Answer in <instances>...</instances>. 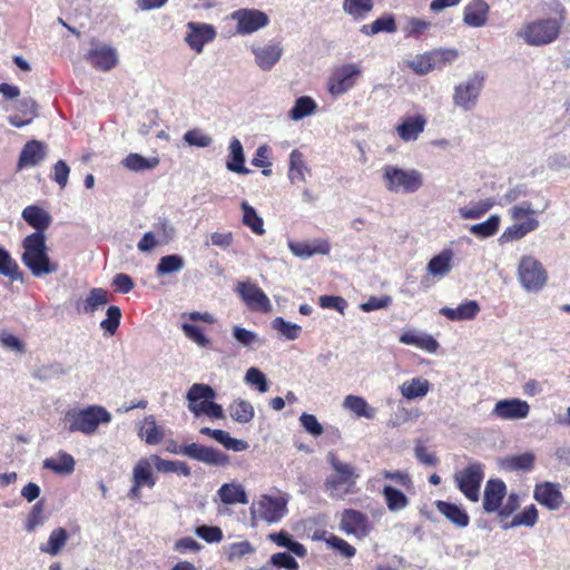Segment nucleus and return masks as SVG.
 <instances>
[{
  "mask_svg": "<svg viewBox=\"0 0 570 570\" xmlns=\"http://www.w3.org/2000/svg\"><path fill=\"white\" fill-rule=\"evenodd\" d=\"M430 382L423 377H413L403 382L399 390L406 400L424 397L430 391Z\"/></svg>",
  "mask_w": 570,
  "mask_h": 570,
  "instance_id": "obj_38",
  "label": "nucleus"
},
{
  "mask_svg": "<svg viewBox=\"0 0 570 570\" xmlns=\"http://www.w3.org/2000/svg\"><path fill=\"white\" fill-rule=\"evenodd\" d=\"M489 4L484 0H472L469 2L463 12V21L465 24L480 28L488 21Z\"/></svg>",
  "mask_w": 570,
  "mask_h": 570,
  "instance_id": "obj_28",
  "label": "nucleus"
},
{
  "mask_svg": "<svg viewBox=\"0 0 570 570\" xmlns=\"http://www.w3.org/2000/svg\"><path fill=\"white\" fill-rule=\"evenodd\" d=\"M433 61L431 51H428L415 56L411 61H409V67L417 75H428L436 69Z\"/></svg>",
  "mask_w": 570,
  "mask_h": 570,
  "instance_id": "obj_59",
  "label": "nucleus"
},
{
  "mask_svg": "<svg viewBox=\"0 0 570 570\" xmlns=\"http://www.w3.org/2000/svg\"><path fill=\"white\" fill-rule=\"evenodd\" d=\"M121 311L118 306H109L106 312V318L100 322V327L108 334L114 335L120 324Z\"/></svg>",
  "mask_w": 570,
  "mask_h": 570,
  "instance_id": "obj_62",
  "label": "nucleus"
},
{
  "mask_svg": "<svg viewBox=\"0 0 570 570\" xmlns=\"http://www.w3.org/2000/svg\"><path fill=\"white\" fill-rule=\"evenodd\" d=\"M67 373L68 370L61 363L53 362L37 367L33 371L32 376L39 381H50L61 375H66Z\"/></svg>",
  "mask_w": 570,
  "mask_h": 570,
  "instance_id": "obj_55",
  "label": "nucleus"
},
{
  "mask_svg": "<svg viewBox=\"0 0 570 570\" xmlns=\"http://www.w3.org/2000/svg\"><path fill=\"white\" fill-rule=\"evenodd\" d=\"M340 528L346 534H353L358 539L367 537L372 530L366 514L354 509L344 510Z\"/></svg>",
  "mask_w": 570,
  "mask_h": 570,
  "instance_id": "obj_19",
  "label": "nucleus"
},
{
  "mask_svg": "<svg viewBox=\"0 0 570 570\" xmlns=\"http://www.w3.org/2000/svg\"><path fill=\"white\" fill-rule=\"evenodd\" d=\"M47 156V146L45 142L32 139L21 149L18 167H33L40 164Z\"/></svg>",
  "mask_w": 570,
  "mask_h": 570,
  "instance_id": "obj_24",
  "label": "nucleus"
},
{
  "mask_svg": "<svg viewBox=\"0 0 570 570\" xmlns=\"http://www.w3.org/2000/svg\"><path fill=\"white\" fill-rule=\"evenodd\" d=\"M438 511L444 515L451 523L458 528H465L469 524L470 518L464 509L460 505L442 500L435 501Z\"/></svg>",
  "mask_w": 570,
  "mask_h": 570,
  "instance_id": "obj_31",
  "label": "nucleus"
},
{
  "mask_svg": "<svg viewBox=\"0 0 570 570\" xmlns=\"http://www.w3.org/2000/svg\"><path fill=\"white\" fill-rule=\"evenodd\" d=\"M288 498L286 495L272 497L263 494L250 507L253 520H263L268 524L279 522L287 513Z\"/></svg>",
  "mask_w": 570,
  "mask_h": 570,
  "instance_id": "obj_9",
  "label": "nucleus"
},
{
  "mask_svg": "<svg viewBox=\"0 0 570 570\" xmlns=\"http://www.w3.org/2000/svg\"><path fill=\"white\" fill-rule=\"evenodd\" d=\"M382 183L393 194H414L424 184L423 174L414 168H401L396 165L382 167Z\"/></svg>",
  "mask_w": 570,
  "mask_h": 570,
  "instance_id": "obj_3",
  "label": "nucleus"
},
{
  "mask_svg": "<svg viewBox=\"0 0 570 570\" xmlns=\"http://www.w3.org/2000/svg\"><path fill=\"white\" fill-rule=\"evenodd\" d=\"M21 216L29 226L35 228L33 233H45L52 222L50 214L37 205L27 206Z\"/></svg>",
  "mask_w": 570,
  "mask_h": 570,
  "instance_id": "obj_29",
  "label": "nucleus"
},
{
  "mask_svg": "<svg viewBox=\"0 0 570 570\" xmlns=\"http://www.w3.org/2000/svg\"><path fill=\"white\" fill-rule=\"evenodd\" d=\"M250 51L256 66L263 71L272 70L283 56V46L276 41H268L263 45H252Z\"/></svg>",
  "mask_w": 570,
  "mask_h": 570,
  "instance_id": "obj_17",
  "label": "nucleus"
},
{
  "mask_svg": "<svg viewBox=\"0 0 570 570\" xmlns=\"http://www.w3.org/2000/svg\"><path fill=\"white\" fill-rule=\"evenodd\" d=\"M228 412L230 417L239 424L249 423L255 416L252 403L243 399L233 401L228 406Z\"/></svg>",
  "mask_w": 570,
  "mask_h": 570,
  "instance_id": "obj_41",
  "label": "nucleus"
},
{
  "mask_svg": "<svg viewBox=\"0 0 570 570\" xmlns=\"http://www.w3.org/2000/svg\"><path fill=\"white\" fill-rule=\"evenodd\" d=\"M186 27L185 42L197 53H202L205 45L214 41L217 35L215 27L209 23L189 21Z\"/></svg>",
  "mask_w": 570,
  "mask_h": 570,
  "instance_id": "obj_18",
  "label": "nucleus"
},
{
  "mask_svg": "<svg viewBox=\"0 0 570 570\" xmlns=\"http://www.w3.org/2000/svg\"><path fill=\"white\" fill-rule=\"evenodd\" d=\"M344 409L354 413L357 417L373 420L376 415V409L371 406L367 401L360 395L350 394L343 400Z\"/></svg>",
  "mask_w": 570,
  "mask_h": 570,
  "instance_id": "obj_36",
  "label": "nucleus"
},
{
  "mask_svg": "<svg viewBox=\"0 0 570 570\" xmlns=\"http://www.w3.org/2000/svg\"><path fill=\"white\" fill-rule=\"evenodd\" d=\"M236 292L250 311L269 313L273 308L268 296L252 282H239Z\"/></svg>",
  "mask_w": 570,
  "mask_h": 570,
  "instance_id": "obj_14",
  "label": "nucleus"
},
{
  "mask_svg": "<svg viewBox=\"0 0 570 570\" xmlns=\"http://www.w3.org/2000/svg\"><path fill=\"white\" fill-rule=\"evenodd\" d=\"M518 279L527 292H539L548 281V273L543 265L532 255H524L520 258Z\"/></svg>",
  "mask_w": 570,
  "mask_h": 570,
  "instance_id": "obj_8",
  "label": "nucleus"
},
{
  "mask_svg": "<svg viewBox=\"0 0 570 570\" xmlns=\"http://www.w3.org/2000/svg\"><path fill=\"white\" fill-rule=\"evenodd\" d=\"M535 456L532 452H525L518 455L505 458L502 466L508 471H531L534 465Z\"/></svg>",
  "mask_w": 570,
  "mask_h": 570,
  "instance_id": "obj_49",
  "label": "nucleus"
},
{
  "mask_svg": "<svg viewBox=\"0 0 570 570\" xmlns=\"http://www.w3.org/2000/svg\"><path fill=\"white\" fill-rule=\"evenodd\" d=\"M68 538V532L63 528H57L50 533L47 543L40 546V551L57 556L65 547Z\"/></svg>",
  "mask_w": 570,
  "mask_h": 570,
  "instance_id": "obj_51",
  "label": "nucleus"
},
{
  "mask_svg": "<svg viewBox=\"0 0 570 570\" xmlns=\"http://www.w3.org/2000/svg\"><path fill=\"white\" fill-rule=\"evenodd\" d=\"M212 439L222 444L226 450H232L234 452H243L248 449V443L246 441L235 439L224 430L216 429Z\"/></svg>",
  "mask_w": 570,
  "mask_h": 570,
  "instance_id": "obj_57",
  "label": "nucleus"
},
{
  "mask_svg": "<svg viewBox=\"0 0 570 570\" xmlns=\"http://www.w3.org/2000/svg\"><path fill=\"white\" fill-rule=\"evenodd\" d=\"M426 119L423 115L405 117L402 122L396 126V132L403 141H415L424 131Z\"/></svg>",
  "mask_w": 570,
  "mask_h": 570,
  "instance_id": "obj_25",
  "label": "nucleus"
},
{
  "mask_svg": "<svg viewBox=\"0 0 570 570\" xmlns=\"http://www.w3.org/2000/svg\"><path fill=\"white\" fill-rule=\"evenodd\" d=\"M288 247L295 256L304 259L309 258L315 254L326 255L331 250V246L326 240H321L315 244L289 242Z\"/></svg>",
  "mask_w": 570,
  "mask_h": 570,
  "instance_id": "obj_35",
  "label": "nucleus"
},
{
  "mask_svg": "<svg viewBox=\"0 0 570 570\" xmlns=\"http://www.w3.org/2000/svg\"><path fill=\"white\" fill-rule=\"evenodd\" d=\"M21 262L33 277L39 278L58 272L59 264L49 256L45 233L27 235L21 242Z\"/></svg>",
  "mask_w": 570,
  "mask_h": 570,
  "instance_id": "obj_1",
  "label": "nucleus"
},
{
  "mask_svg": "<svg viewBox=\"0 0 570 570\" xmlns=\"http://www.w3.org/2000/svg\"><path fill=\"white\" fill-rule=\"evenodd\" d=\"M373 0H344L343 11L351 16L355 21L365 19L373 10Z\"/></svg>",
  "mask_w": 570,
  "mask_h": 570,
  "instance_id": "obj_44",
  "label": "nucleus"
},
{
  "mask_svg": "<svg viewBox=\"0 0 570 570\" xmlns=\"http://www.w3.org/2000/svg\"><path fill=\"white\" fill-rule=\"evenodd\" d=\"M245 381L246 383L254 385L261 393H265L268 390V382L265 374L256 367L247 370Z\"/></svg>",
  "mask_w": 570,
  "mask_h": 570,
  "instance_id": "obj_64",
  "label": "nucleus"
},
{
  "mask_svg": "<svg viewBox=\"0 0 570 570\" xmlns=\"http://www.w3.org/2000/svg\"><path fill=\"white\" fill-rule=\"evenodd\" d=\"M530 405L520 399H504L495 403L492 415L502 420H522L528 417Z\"/></svg>",
  "mask_w": 570,
  "mask_h": 570,
  "instance_id": "obj_20",
  "label": "nucleus"
},
{
  "mask_svg": "<svg viewBox=\"0 0 570 570\" xmlns=\"http://www.w3.org/2000/svg\"><path fill=\"white\" fill-rule=\"evenodd\" d=\"M240 208L243 210V224L250 228V230L256 235L265 234L264 220L257 214L256 209L245 200L242 202Z\"/></svg>",
  "mask_w": 570,
  "mask_h": 570,
  "instance_id": "obj_50",
  "label": "nucleus"
},
{
  "mask_svg": "<svg viewBox=\"0 0 570 570\" xmlns=\"http://www.w3.org/2000/svg\"><path fill=\"white\" fill-rule=\"evenodd\" d=\"M533 498L538 503L552 511L558 510L563 504L560 487L552 482L538 483L534 487Z\"/></svg>",
  "mask_w": 570,
  "mask_h": 570,
  "instance_id": "obj_21",
  "label": "nucleus"
},
{
  "mask_svg": "<svg viewBox=\"0 0 570 570\" xmlns=\"http://www.w3.org/2000/svg\"><path fill=\"white\" fill-rule=\"evenodd\" d=\"M272 327L291 341L296 340L302 332V327L298 324L291 323L281 316L272 321Z\"/></svg>",
  "mask_w": 570,
  "mask_h": 570,
  "instance_id": "obj_60",
  "label": "nucleus"
},
{
  "mask_svg": "<svg viewBox=\"0 0 570 570\" xmlns=\"http://www.w3.org/2000/svg\"><path fill=\"white\" fill-rule=\"evenodd\" d=\"M75 459L71 454L60 451L56 456L43 461V468L61 475L71 474L75 470Z\"/></svg>",
  "mask_w": 570,
  "mask_h": 570,
  "instance_id": "obj_37",
  "label": "nucleus"
},
{
  "mask_svg": "<svg viewBox=\"0 0 570 570\" xmlns=\"http://www.w3.org/2000/svg\"><path fill=\"white\" fill-rule=\"evenodd\" d=\"M138 436L149 445H157L163 441L165 434L163 428L157 424L155 416L148 415L139 424Z\"/></svg>",
  "mask_w": 570,
  "mask_h": 570,
  "instance_id": "obj_34",
  "label": "nucleus"
},
{
  "mask_svg": "<svg viewBox=\"0 0 570 570\" xmlns=\"http://www.w3.org/2000/svg\"><path fill=\"white\" fill-rule=\"evenodd\" d=\"M0 275H3L11 281H19L21 283L24 281L23 273L20 271L18 263L3 247H0Z\"/></svg>",
  "mask_w": 570,
  "mask_h": 570,
  "instance_id": "obj_43",
  "label": "nucleus"
},
{
  "mask_svg": "<svg viewBox=\"0 0 570 570\" xmlns=\"http://www.w3.org/2000/svg\"><path fill=\"white\" fill-rule=\"evenodd\" d=\"M386 507L392 512H399L404 510L410 501L407 497L400 490L392 485H385L382 490Z\"/></svg>",
  "mask_w": 570,
  "mask_h": 570,
  "instance_id": "obj_45",
  "label": "nucleus"
},
{
  "mask_svg": "<svg viewBox=\"0 0 570 570\" xmlns=\"http://www.w3.org/2000/svg\"><path fill=\"white\" fill-rule=\"evenodd\" d=\"M399 341L402 344L415 346L428 353H435L440 347L439 342L432 335L414 328L404 330Z\"/></svg>",
  "mask_w": 570,
  "mask_h": 570,
  "instance_id": "obj_22",
  "label": "nucleus"
},
{
  "mask_svg": "<svg viewBox=\"0 0 570 570\" xmlns=\"http://www.w3.org/2000/svg\"><path fill=\"white\" fill-rule=\"evenodd\" d=\"M538 521V510L531 504L525 508L520 514H517L510 523H504L502 528L504 530L515 528L519 525L533 527Z\"/></svg>",
  "mask_w": 570,
  "mask_h": 570,
  "instance_id": "obj_58",
  "label": "nucleus"
},
{
  "mask_svg": "<svg viewBox=\"0 0 570 570\" xmlns=\"http://www.w3.org/2000/svg\"><path fill=\"white\" fill-rule=\"evenodd\" d=\"M484 479V465L478 461L471 462L468 466L454 474L458 489L471 502L480 499V488Z\"/></svg>",
  "mask_w": 570,
  "mask_h": 570,
  "instance_id": "obj_10",
  "label": "nucleus"
},
{
  "mask_svg": "<svg viewBox=\"0 0 570 570\" xmlns=\"http://www.w3.org/2000/svg\"><path fill=\"white\" fill-rule=\"evenodd\" d=\"M229 18L236 22V32L242 36L254 33L269 23L268 16L258 9H238Z\"/></svg>",
  "mask_w": 570,
  "mask_h": 570,
  "instance_id": "obj_13",
  "label": "nucleus"
},
{
  "mask_svg": "<svg viewBox=\"0 0 570 570\" xmlns=\"http://www.w3.org/2000/svg\"><path fill=\"white\" fill-rule=\"evenodd\" d=\"M561 30V21L554 18L538 19L525 23L517 33L529 46H544L553 42Z\"/></svg>",
  "mask_w": 570,
  "mask_h": 570,
  "instance_id": "obj_6",
  "label": "nucleus"
},
{
  "mask_svg": "<svg viewBox=\"0 0 570 570\" xmlns=\"http://www.w3.org/2000/svg\"><path fill=\"white\" fill-rule=\"evenodd\" d=\"M495 205L497 202L493 198H485L476 203L471 202L468 206L460 207L458 213L463 219H479Z\"/></svg>",
  "mask_w": 570,
  "mask_h": 570,
  "instance_id": "obj_42",
  "label": "nucleus"
},
{
  "mask_svg": "<svg viewBox=\"0 0 570 570\" xmlns=\"http://www.w3.org/2000/svg\"><path fill=\"white\" fill-rule=\"evenodd\" d=\"M111 414L100 405H89L85 409H71L66 412L63 422L69 433L80 432L94 434L100 424H108Z\"/></svg>",
  "mask_w": 570,
  "mask_h": 570,
  "instance_id": "obj_2",
  "label": "nucleus"
},
{
  "mask_svg": "<svg viewBox=\"0 0 570 570\" xmlns=\"http://www.w3.org/2000/svg\"><path fill=\"white\" fill-rule=\"evenodd\" d=\"M431 53L436 69H442L446 65H451L459 57V52L456 49L440 48L432 50Z\"/></svg>",
  "mask_w": 570,
  "mask_h": 570,
  "instance_id": "obj_63",
  "label": "nucleus"
},
{
  "mask_svg": "<svg viewBox=\"0 0 570 570\" xmlns=\"http://www.w3.org/2000/svg\"><path fill=\"white\" fill-rule=\"evenodd\" d=\"M217 493L220 501L225 504L248 503V497L244 487L237 483H225Z\"/></svg>",
  "mask_w": 570,
  "mask_h": 570,
  "instance_id": "obj_39",
  "label": "nucleus"
},
{
  "mask_svg": "<svg viewBox=\"0 0 570 570\" xmlns=\"http://www.w3.org/2000/svg\"><path fill=\"white\" fill-rule=\"evenodd\" d=\"M453 257L454 253L452 249H443L430 259L426 266L428 273L433 277H444L452 269Z\"/></svg>",
  "mask_w": 570,
  "mask_h": 570,
  "instance_id": "obj_33",
  "label": "nucleus"
},
{
  "mask_svg": "<svg viewBox=\"0 0 570 570\" xmlns=\"http://www.w3.org/2000/svg\"><path fill=\"white\" fill-rule=\"evenodd\" d=\"M500 223L501 217L498 214H494L482 223L471 225L469 227V232L478 238H489L498 233Z\"/></svg>",
  "mask_w": 570,
  "mask_h": 570,
  "instance_id": "obj_46",
  "label": "nucleus"
},
{
  "mask_svg": "<svg viewBox=\"0 0 570 570\" xmlns=\"http://www.w3.org/2000/svg\"><path fill=\"white\" fill-rule=\"evenodd\" d=\"M185 267L184 258L178 254L163 256L157 266L156 274L158 276L178 273Z\"/></svg>",
  "mask_w": 570,
  "mask_h": 570,
  "instance_id": "obj_53",
  "label": "nucleus"
},
{
  "mask_svg": "<svg viewBox=\"0 0 570 570\" xmlns=\"http://www.w3.org/2000/svg\"><path fill=\"white\" fill-rule=\"evenodd\" d=\"M226 168L236 174H248L249 169L245 167V155L240 140L234 137L228 146V159Z\"/></svg>",
  "mask_w": 570,
  "mask_h": 570,
  "instance_id": "obj_32",
  "label": "nucleus"
},
{
  "mask_svg": "<svg viewBox=\"0 0 570 570\" xmlns=\"http://www.w3.org/2000/svg\"><path fill=\"white\" fill-rule=\"evenodd\" d=\"M395 31L396 23L392 14L382 16L374 20L371 24H363L361 27V32L366 36H374L380 32L393 33Z\"/></svg>",
  "mask_w": 570,
  "mask_h": 570,
  "instance_id": "obj_48",
  "label": "nucleus"
},
{
  "mask_svg": "<svg viewBox=\"0 0 570 570\" xmlns=\"http://www.w3.org/2000/svg\"><path fill=\"white\" fill-rule=\"evenodd\" d=\"M255 551L256 548L249 541L234 542L226 548V558L229 562H238Z\"/></svg>",
  "mask_w": 570,
  "mask_h": 570,
  "instance_id": "obj_56",
  "label": "nucleus"
},
{
  "mask_svg": "<svg viewBox=\"0 0 570 570\" xmlns=\"http://www.w3.org/2000/svg\"><path fill=\"white\" fill-rule=\"evenodd\" d=\"M507 494L505 483L499 479H490L484 489L483 509L488 513L500 509L502 500Z\"/></svg>",
  "mask_w": 570,
  "mask_h": 570,
  "instance_id": "obj_23",
  "label": "nucleus"
},
{
  "mask_svg": "<svg viewBox=\"0 0 570 570\" xmlns=\"http://www.w3.org/2000/svg\"><path fill=\"white\" fill-rule=\"evenodd\" d=\"M317 108L316 102L308 96L297 98L288 115L292 120H301L315 112Z\"/></svg>",
  "mask_w": 570,
  "mask_h": 570,
  "instance_id": "obj_52",
  "label": "nucleus"
},
{
  "mask_svg": "<svg viewBox=\"0 0 570 570\" xmlns=\"http://www.w3.org/2000/svg\"><path fill=\"white\" fill-rule=\"evenodd\" d=\"M43 510V501H38L37 503L33 504L24 525L28 532H33L38 527L45 524L47 517L45 515Z\"/></svg>",
  "mask_w": 570,
  "mask_h": 570,
  "instance_id": "obj_61",
  "label": "nucleus"
},
{
  "mask_svg": "<svg viewBox=\"0 0 570 570\" xmlns=\"http://www.w3.org/2000/svg\"><path fill=\"white\" fill-rule=\"evenodd\" d=\"M216 399L215 390L204 383H194L186 394L188 410L196 416L206 415L210 419L222 420L225 417L220 404L214 402Z\"/></svg>",
  "mask_w": 570,
  "mask_h": 570,
  "instance_id": "obj_4",
  "label": "nucleus"
},
{
  "mask_svg": "<svg viewBox=\"0 0 570 570\" xmlns=\"http://www.w3.org/2000/svg\"><path fill=\"white\" fill-rule=\"evenodd\" d=\"M86 60L98 70L109 71L117 66L118 53L114 47L94 40Z\"/></svg>",
  "mask_w": 570,
  "mask_h": 570,
  "instance_id": "obj_16",
  "label": "nucleus"
},
{
  "mask_svg": "<svg viewBox=\"0 0 570 570\" xmlns=\"http://www.w3.org/2000/svg\"><path fill=\"white\" fill-rule=\"evenodd\" d=\"M484 81L485 75L482 71H476L466 80L458 83L453 90V105L464 111L474 109L484 87Z\"/></svg>",
  "mask_w": 570,
  "mask_h": 570,
  "instance_id": "obj_7",
  "label": "nucleus"
},
{
  "mask_svg": "<svg viewBox=\"0 0 570 570\" xmlns=\"http://www.w3.org/2000/svg\"><path fill=\"white\" fill-rule=\"evenodd\" d=\"M360 75L361 68L355 63H346L335 68L327 79V91L333 97L346 94L355 86Z\"/></svg>",
  "mask_w": 570,
  "mask_h": 570,
  "instance_id": "obj_11",
  "label": "nucleus"
},
{
  "mask_svg": "<svg viewBox=\"0 0 570 570\" xmlns=\"http://www.w3.org/2000/svg\"><path fill=\"white\" fill-rule=\"evenodd\" d=\"M539 227V220L535 217H528L521 223H515L508 226L499 237L501 245L520 240L529 233L534 232Z\"/></svg>",
  "mask_w": 570,
  "mask_h": 570,
  "instance_id": "obj_26",
  "label": "nucleus"
},
{
  "mask_svg": "<svg viewBox=\"0 0 570 570\" xmlns=\"http://www.w3.org/2000/svg\"><path fill=\"white\" fill-rule=\"evenodd\" d=\"M108 292L101 287H95L90 289L85 299L77 302L76 308L80 313L94 314L108 304Z\"/></svg>",
  "mask_w": 570,
  "mask_h": 570,
  "instance_id": "obj_30",
  "label": "nucleus"
},
{
  "mask_svg": "<svg viewBox=\"0 0 570 570\" xmlns=\"http://www.w3.org/2000/svg\"><path fill=\"white\" fill-rule=\"evenodd\" d=\"M308 171L309 169L305 164L303 154L298 149L292 150L288 168V179L291 183H304L306 180L305 174Z\"/></svg>",
  "mask_w": 570,
  "mask_h": 570,
  "instance_id": "obj_40",
  "label": "nucleus"
},
{
  "mask_svg": "<svg viewBox=\"0 0 570 570\" xmlns=\"http://www.w3.org/2000/svg\"><path fill=\"white\" fill-rule=\"evenodd\" d=\"M327 462L335 474L328 476L324 485L330 492L331 498L342 499L351 492V488L354 487L358 474L350 463L342 462L333 452L327 454Z\"/></svg>",
  "mask_w": 570,
  "mask_h": 570,
  "instance_id": "obj_5",
  "label": "nucleus"
},
{
  "mask_svg": "<svg viewBox=\"0 0 570 570\" xmlns=\"http://www.w3.org/2000/svg\"><path fill=\"white\" fill-rule=\"evenodd\" d=\"M233 337L240 346L246 348H254L264 344V341L255 332L238 325L233 326Z\"/></svg>",
  "mask_w": 570,
  "mask_h": 570,
  "instance_id": "obj_54",
  "label": "nucleus"
},
{
  "mask_svg": "<svg viewBox=\"0 0 570 570\" xmlns=\"http://www.w3.org/2000/svg\"><path fill=\"white\" fill-rule=\"evenodd\" d=\"M175 452L213 466H225L229 463V456L226 453L199 443L180 445Z\"/></svg>",
  "mask_w": 570,
  "mask_h": 570,
  "instance_id": "obj_12",
  "label": "nucleus"
},
{
  "mask_svg": "<svg viewBox=\"0 0 570 570\" xmlns=\"http://www.w3.org/2000/svg\"><path fill=\"white\" fill-rule=\"evenodd\" d=\"M480 312V305L476 301H465L458 307L444 306L440 308L439 313L453 322L472 321Z\"/></svg>",
  "mask_w": 570,
  "mask_h": 570,
  "instance_id": "obj_27",
  "label": "nucleus"
},
{
  "mask_svg": "<svg viewBox=\"0 0 570 570\" xmlns=\"http://www.w3.org/2000/svg\"><path fill=\"white\" fill-rule=\"evenodd\" d=\"M121 164L131 171H144L154 169L159 165V158H146L137 153H130L122 159Z\"/></svg>",
  "mask_w": 570,
  "mask_h": 570,
  "instance_id": "obj_47",
  "label": "nucleus"
},
{
  "mask_svg": "<svg viewBox=\"0 0 570 570\" xmlns=\"http://www.w3.org/2000/svg\"><path fill=\"white\" fill-rule=\"evenodd\" d=\"M153 463L149 458L140 459L132 469L131 488L128 491V498L131 500L140 499V490L144 487L153 489L156 485V478L153 474Z\"/></svg>",
  "mask_w": 570,
  "mask_h": 570,
  "instance_id": "obj_15",
  "label": "nucleus"
}]
</instances>
